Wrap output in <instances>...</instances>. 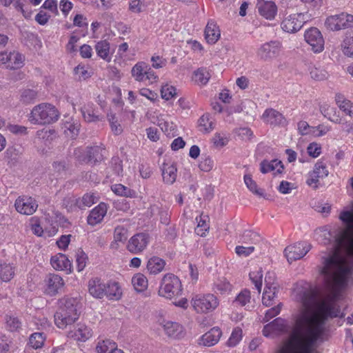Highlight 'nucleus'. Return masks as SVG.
<instances>
[{"label": "nucleus", "mask_w": 353, "mask_h": 353, "mask_svg": "<svg viewBox=\"0 0 353 353\" xmlns=\"http://www.w3.org/2000/svg\"><path fill=\"white\" fill-rule=\"evenodd\" d=\"M270 273L268 272L265 278V287L262 296V303L266 307L272 306L274 303V299L278 292V285L270 281Z\"/></svg>", "instance_id": "nucleus-13"}, {"label": "nucleus", "mask_w": 353, "mask_h": 353, "mask_svg": "<svg viewBox=\"0 0 353 353\" xmlns=\"http://www.w3.org/2000/svg\"><path fill=\"white\" fill-rule=\"evenodd\" d=\"M256 8L259 14L267 19H273L277 12V7L272 1L258 0Z\"/></svg>", "instance_id": "nucleus-18"}, {"label": "nucleus", "mask_w": 353, "mask_h": 353, "mask_svg": "<svg viewBox=\"0 0 353 353\" xmlns=\"http://www.w3.org/2000/svg\"><path fill=\"white\" fill-rule=\"evenodd\" d=\"M244 182L248 188L254 194L259 196L263 194V191L257 188L256 183L252 179L250 175L245 174L244 176Z\"/></svg>", "instance_id": "nucleus-53"}, {"label": "nucleus", "mask_w": 353, "mask_h": 353, "mask_svg": "<svg viewBox=\"0 0 353 353\" xmlns=\"http://www.w3.org/2000/svg\"><path fill=\"white\" fill-rule=\"evenodd\" d=\"M220 30L216 23L212 20L208 22L205 29V37L210 44H214L220 38Z\"/></svg>", "instance_id": "nucleus-24"}, {"label": "nucleus", "mask_w": 353, "mask_h": 353, "mask_svg": "<svg viewBox=\"0 0 353 353\" xmlns=\"http://www.w3.org/2000/svg\"><path fill=\"white\" fill-rule=\"evenodd\" d=\"M6 323L9 330L12 332L17 331L21 325V323L19 319L14 316H9L6 319Z\"/></svg>", "instance_id": "nucleus-60"}, {"label": "nucleus", "mask_w": 353, "mask_h": 353, "mask_svg": "<svg viewBox=\"0 0 353 353\" xmlns=\"http://www.w3.org/2000/svg\"><path fill=\"white\" fill-rule=\"evenodd\" d=\"M320 272L327 287L332 291L344 288L349 277L353 275V262L350 264L336 250L321 256Z\"/></svg>", "instance_id": "nucleus-2"}, {"label": "nucleus", "mask_w": 353, "mask_h": 353, "mask_svg": "<svg viewBox=\"0 0 353 353\" xmlns=\"http://www.w3.org/2000/svg\"><path fill=\"white\" fill-rule=\"evenodd\" d=\"M307 151L310 157L316 158L321 153V146L320 144L316 142H312L307 146Z\"/></svg>", "instance_id": "nucleus-58"}, {"label": "nucleus", "mask_w": 353, "mask_h": 353, "mask_svg": "<svg viewBox=\"0 0 353 353\" xmlns=\"http://www.w3.org/2000/svg\"><path fill=\"white\" fill-rule=\"evenodd\" d=\"M262 119L264 122L271 125L282 124L285 120L281 113L272 108L267 109L263 114Z\"/></svg>", "instance_id": "nucleus-23"}, {"label": "nucleus", "mask_w": 353, "mask_h": 353, "mask_svg": "<svg viewBox=\"0 0 353 353\" xmlns=\"http://www.w3.org/2000/svg\"><path fill=\"white\" fill-rule=\"evenodd\" d=\"M105 295L110 300H119L122 295L119 284L116 282L107 283Z\"/></svg>", "instance_id": "nucleus-32"}, {"label": "nucleus", "mask_w": 353, "mask_h": 353, "mask_svg": "<svg viewBox=\"0 0 353 353\" xmlns=\"http://www.w3.org/2000/svg\"><path fill=\"white\" fill-rule=\"evenodd\" d=\"M309 72L311 78L315 81H323L329 77L328 72L320 65L310 66Z\"/></svg>", "instance_id": "nucleus-33"}, {"label": "nucleus", "mask_w": 353, "mask_h": 353, "mask_svg": "<svg viewBox=\"0 0 353 353\" xmlns=\"http://www.w3.org/2000/svg\"><path fill=\"white\" fill-rule=\"evenodd\" d=\"M14 207L20 214L31 215L37 210L38 204L34 198L22 196L16 199Z\"/></svg>", "instance_id": "nucleus-11"}, {"label": "nucleus", "mask_w": 353, "mask_h": 353, "mask_svg": "<svg viewBox=\"0 0 353 353\" xmlns=\"http://www.w3.org/2000/svg\"><path fill=\"white\" fill-rule=\"evenodd\" d=\"M281 47V43L277 41L265 43L259 48L257 55L262 60H271L279 56Z\"/></svg>", "instance_id": "nucleus-12"}, {"label": "nucleus", "mask_w": 353, "mask_h": 353, "mask_svg": "<svg viewBox=\"0 0 353 353\" xmlns=\"http://www.w3.org/2000/svg\"><path fill=\"white\" fill-rule=\"evenodd\" d=\"M196 219L198 223L197 227L195 229L196 233L201 236H203L210 228V225L208 223L209 221V216L201 214L199 217Z\"/></svg>", "instance_id": "nucleus-40"}, {"label": "nucleus", "mask_w": 353, "mask_h": 353, "mask_svg": "<svg viewBox=\"0 0 353 353\" xmlns=\"http://www.w3.org/2000/svg\"><path fill=\"white\" fill-rule=\"evenodd\" d=\"M250 290L245 289L237 295L234 303L241 306H245L248 303H250Z\"/></svg>", "instance_id": "nucleus-54"}, {"label": "nucleus", "mask_w": 353, "mask_h": 353, "mask_svg": "<svg viewBox=\"0 0 353 353\" xmlns=\"http://www.w3.org/2000/svg\"><path fill=\"white\" fill-rule=\"evenodd\" d=\"M117 347L116 343L110 340H104L98 343L96 350L97 353H109L116 349Z\"/></svg>", "instance_id": "nucleus-48"}, {"label": "nucleus", "mask_w": 353, "mask_h": 353, "mask_svg": "<svg viewBox=\"0 0 353 353\" xmlns=\"http://www.w3.org/2000/svg\"><path fill=\"white\" fill-rule=\"evenodd\" d=\"M327 175L328 170L325 164L321 161H318L314 165V170L309 173L306 183L316 189L318 187L319 179Z\"/></svg>", "instance_id": "nucleus-15"}, {"label": "nucleus", "mask_w": 353, "mask_h": 353, "mask_svg": "<svg viewBox=\"0 0 353 353\" xmlns=\"http://www.w3.org/2000/svg\"><path fill=\"white\" fill-rule=\"evenodd\" d=\"M320 111L323 116L327 117L330 121L336 123H340L341 119L339 112L335 107L325 103L321 105Z\"/></svg>", "instance_id": "nucleus-29"}, {"label": "nucleus", "mask_w": 353, "mask_h": 353, "mask_svg": "<svg viewBox=\"0 0 353 353\" xmlns=\"http://www.w3.org/2000/svg\"><path fill=\"white\" fill-rule=\"evenodd\" d=\"M238 137L243 140H249L253 135L252 130L248 128H239L235 130Z\"/></svg>", "instance_id": "nucleus-61"}, {"label": "nucleus", "mask_w": 353, "mask_h": 353, "mask_svg": "<svg viewBox=\"0 0 353 353\" xmlns=\"http://www.w3.org/2000/svg\"><path fill=\"white\" fill-rule=\"evenodd\" d=\"M82 115L87 122H94L101 120L100 115L97 114L92 104L85 105L81 108Z\"/></svg>", "instance_id": "nucleus-35"}, {"label": "nucleus", "mask_w": 353, "mask_h": 353, "mask_svg": "<svg viewBox=\"0 0 353 353\" xmlns=\"http://www.w3.org/2000/svg\"><path fill=\"white\" fill-rule=\"evenodd\" d=\"M281 303H279L277 305L269 309L265 314L263 321H268L272 318L278 315L281 312Z\"/></svg>", "instance_id": "nucleus-64"}, {"label": "nucleus", "mask_w": 353, "mask_h": 353, "mask_svg": "<svg viewBox=\"0 0 353 353\" xmlns=\"http://www.w3.org/2000/svg\"><path fill=\"white\" fill-rule=\"evenodd\" d=\"M260 165V170L263 174H266L275 170H276V173L281 174L283 172L284 169L282 162L277 159H274L271 161L264 160L261 163Z\"/></svg>", "instance_id": "nucleus-27"}, {"label": "nucleus", "mask_w": 353, "mask_h": 353, "mask_svg": "<svg viewBox=\"0 0 353 353\" xmlns=\"http://www.w3.org/2000/svg\"><path fill=\"white\" fill-rule=\"evenodd\" d=\"M79 301L72 297H64L60 300V307L59 310L65 312L68 315L77 321L79 319L78 312Z\"/></svg>", "instance_id": "nucleus-17"}, {"label": "nucleus", "mask_w": 353, "mask_h": 353, "mask_svg": "<svg viewBox=\"0 0 353 353\" xmlns=\"http://www.w3.org/2000/svg\"><path fill=\"white\" fill-rule=\"evenodd\" d=\"M210 77L211 74L205 68H200L194 72V81L199 85H206Z\"/></svg>", "instance_id": "nucleus-39"}, {"label": "nucleus", "mask_w": 353, "mask_h": 353, "mask_svg": "<svg viewBox=\"0 0 353 353\" xmlns=\"http://www.w3.org/2000/svg\"><path fill=\"white\" fill-rule=\"evenodd\" d=\"M311 245L307 243L300 242L288 246L284 250V254L288 262L299 260L303 257L310 250Z\"/></svg>", "instance_id": "nucleus-10"}, {"label": "nucleus", "mask_w": 353, "mask_h": 353, "mask_svg": "<svg viewBox=\"0 0 353 353\" xmlns=\"http://www.w3.org/2000/svg\"><path fill=\"white\" fill-rule=\"evenodd\" d=\"M199 125L202 128L201 130L205 132H210L214 128V122L208 114H205L201 117L199 120Z\"/></svg>", "instance_id": "nucleus-49"}, {"label": "nucleus", "mask_w": 353, "mask_h": 353, "mask_svg": "<svg viewBox=\"0 0 353 353\" xmlns=\"http://www.w3.org/2000/svg\"><path fill=\"white\" fill-rule=\"evenodd\" d=\"M116 241H123L127 239V230L122 226L117 227L114 232Z\"/></svg>", "instance_id": "nucleus-62"}, {"label": "nucleus", "mask_w": 353, "mask_h": 353, "mask_svg": "<svg viewBox=\"0 0 353 353\" xmlns=\"http://www.w3.org/2000/svg\"><path fill=\"white\" fill-rule=\"evenodd\" d=\"M91 330L85 325H78L74 330L68 332V336L76 341H85L91 336Z\"/></svg>", "instance_id": "nucleus-25"}, {"label": "nucleus", "mask_w": 353, "mask_h": 353, "mask_svg": "<svg viewBox=\"0 0 353 353\" xmlns=\"http://www.w3.org/2000/svg\"><path fill=\"white\" fill-rule=\"evenodd\" d=\"M148 65L144 62H139L132 69V75L137 81L145 80V74Z\"/></svg>", "instance_id": "nucleus-41"}, {"label": "nucleus", "mask_w": 353, "mask_h": 353, "mask_svg": "<svg viewBox=\"0 0 353 353\" xmlns=\"http://www.w3.org/2000/svg\"><path fill=\"white\" fill-rule=\"evenodd\" d=\"M54 323L60 329H66L68 326H71L76 321L68 315L65 312L59 310L54 314Z\"/></svg>", "instance_id": "nucleus-26"}, {"label": "nucleus", "mask_w": 353, "mask_h": 353, "mask_svg": "<svg viewBox=\"0 0 353 353\" xmlns=\"http://www.w3.org/2000/svg\"><path fill=\"white\" fill-rule=\"evenodd\" d=\"M24 57L17 52L8 53V63L7 67L10 69H18L23 66Z\"/></svg>", "instance_id": "nucleus-37"}, {"label": "nucleus", "mask_w": 353, "mask_h": 353, "mask_svg": "<svg viewBox=\"0 0 353 353\" xmlns=\"http://www.w3.org/2000/svg\"><path fill=\"white\" fill-rule=\"evenodd\" d=\"M95 50L99 57L103 60L110 61V43L106 40H103L97 42L95 45Z\"/></svg>", "instance_id": "nucleus-34"}, {"label": "nucleus", "mask_w": 353, "mask_h": 353, "mask_svg": "<svg viewBox=\"0 0 353 353\" xmlns=\"http://www.w3.org/2000/svg\"><path fill=\"white\" fill-rule=\"evenodd\" d=\"M182 291V285L179 279L172 274H167L162 279L159 294L172 299L181 296Z\"/></svg>", "instance_id": "nucleus-4"}, {"label": "nucleus", "mask_w": 353, "mask_h": 353, "mask_svg": "<svg viewBox=\"0 0 353 353\" xmlns=\"http://www.w3.org/2000/svg\"><path fill=\"white\" fill-rule=\"evenodd\" d=\"M191 303L197 313L207 314L216 309L219 301L215 295L209 293L195 295L192 299Z\"/></svg>", "instance_id": "nucleus-5"}, {"label": "nucleus", "mask_w": 353, "mask_h": 353, "mask_svg": "<svg viewBox=\"0 0 353 353\" xmlns=\"http://www.w3.org/2000/svg\"><path fill=\"white\" fill-rule=\"evenodd\" d=\"M132 283L137 292H143L148 287V279L142 274H137L132 278Z\"/></svg>", "instance_id": "nucleus-42"}, {"label": "nucleus", "mask_w": 353, "mask_h": 353, "mask_svg": "<svg viewBox=\"0 0 353 353\" xmlns=\"http://www.w3.org/2000/svg\"><path fill=\"white\" fill-rule=\"evenodd\" d=\"M304 37L314 53H320L324 50L325 41L318 28H311L308 29L305 31Z\"/></svg>", "instance_id": "nucleus-8"}, {"label": "nucleus", "mask_w": 353, "mask_h": 353, "mask_svg": "<svg viewBox=\"0 0 353 353\" xmlns=\"http://www.w3.org/2000/svg\"><path fill=\"white\" fill-rule=\"evenodd\" d=\"M102 149L97 145L87 147V152L88 153V161L90 164H95L103 159L101 154Z\"/></svg>", "instance_id": "nucleus-38"}, {"label": "nucleus", "mask_w": 353, "mask_h": 353, "mask_svg": "<svg viewBox=\"0 0 353 353\" xmlns=\"http://www.w3.org/2000/svg\"><path fill=\"white\" fill-rule=\"evenodd\" d=\"M163 181L167 184H172L176 178V168L174 165L164 163L162 168Z\"/></svg>", "instance_id": "nucleus-30"}, {"label": "nucleus", "mask_w": 353, "mask_h": 353, "mask_svg": "<svg viewBox=\"0 0 353 353\" xmlns=\"http://www.w3.org/2000/svg\"><path fill=\"white\" fill-rule=\"evenodd\" d=\"M165 261L157 256H153L149 259L147 264V269L151 274L161 272L165 267Z\"/></svg>", "instance_id": "nucleus-31"}, {"label": "nucleus", "mask_w": 353, "mask_h": 353, "mask_svg": "<svg viewBox=\"0 0 353 353\" xmlns=\"http://www.w3.org/2000/svg\"><path fill=\"white\" fill-rule=\"evenodd\" d=\"M107 205L104 203H99L94 208L88 216V223L91 225H94L100 223L107 213Z\"/></svg>", "instance_id": "nucleus-20"}, {"label": "nucleus", "mask_w": 353, "mask_h": 353, "mask_svg": "<svg viewBox=\"0 0 353 353\" xmlns=\"http://www.w3.org/2000/svg\"><path fill=\"white\" fill-rule=\"evenodd\" d=\"M163 329L165 334L174 339H179L183 336V327L177 323L168 321L163 325Z\"/></svg>", "instance_id": "nucleus-28"}, {"label": "nucleus", "mask_w": 353, "mask_h": 353, "mask_svg": "<svg viewBox=\"0 0 353 353\" xmlns=\"http://www.w3.org/2000/svg\"><path fill=\"white\" fill-rule=\"evenodd\" d=\"M14 268L10 264L0 265V279L3 281H10L14 276Z\"/></svg>", "instance_id": "nucleus-50"}, {"label": "nucleus", "mask_w": 353, "mask_h": 353, "mask_svg": "<svg viewBox=\"0 0 353 353\" xmlns=\"http://www.w3.org/2000/svg\"><path fill=\"white\" fill-rule=\"evenodd\" d=\"M39 139H43L46 141H51L56 137V132L54 130L43 129L37 132Z\"/></svg>", "instance_id": "nucleus-56"}, {"label": "nucleus", "mask_w": 353, "mask_h": 353, "mask_svg": "<svg viewBox=\"0 0 353 353\" xmlns=\"http://www.w3.org/2000/svg\"><path fill=\"white\" fill-rule=\"evenodd\" d=\"M161 97L165 100H169L176 94V88L173 86L165 85L161 89Z\"/></svg>", "instance_id": "nucleus-59"}, {"label": "nucleus", "mask_w": 353, "mask_h": 353, "mask_svg": "<svg viewBox=\"0 0 353 353\" xmlns=\"http://www.w3.org/2000/svg\"><path fill=\"white\" fill-rule=\"evenodd\" d=\"M339 220L346 226V230L342 232L340 241L344 242L348 239L353 232V201L344 208L339 216Z\"/></svg>", "instance_id": "nucleus-7"}, {"label": "nucleus", "mask_w": 353, "mask_h": 353, "mask_svg": "<svg viewBox=\"0 0 353 353\" xmlns=\"http://www.w3.org/2000/svg\"><path fill=\"white\" fill-rule=\"evenodd\" d=\"M75 158L79 161L80 163H89L88 161V153L87 152V148H77L74 150V152Z\"/></svg>", "instance_id": "nucleus-57"}, {"label": "nucleus", "mask_w": 353, "mask_h": 353, "mask_svg": "<svg viewBox=\"0 0 353 353\" xmlns=\"http://www.w3.org/2000/svg\"><path fill=\"white\" fill-rule=\"evenodd\" d=\"M298 299L301 305L292 327L279 317L265 325L263 334L270 336L290 332L282 353H319L316 343L325 332L326 321L339 316L340 310L331 298L318 301L317 293L312 289L301 292Z\"/></svg>", "instance_id": "nucleus-1"}, {"label": "nucleus", "mask_w": 353, "mask_h": 353, "mask_svg": "<svg viewBox=\"0 0 353 353\" xmlns=\"http://www.w3.org/2000/svg\"><path fill=\"white\" fill-rule=\"evenodd\" d=\"M249 276L254 284L258 292L260 293L262 288L263 271L261 268H257L250 272Z\"/></svg>", "instance_id": "nucleus-45"}, {"label": "nucleus", "mask_w": 353, "mask_h": 353, "mask_svg": "<svg viewBox=\"0 0 353 353\" xmlns=\"http://www.w3.org/2000/svg\"><path fill=\"white\" fill-rule=\"evenodd\" d=\"M59 117V112L54 105L43 103L33 108L28 119L32 124L46 125L57 121Z\"/></svg>", "instance_id": "nucleus-3"}, {"label": "nucleus", "mask_w": 353, "mask_h": 353, "mask_svg": "<svg viewBox=\"0 0 353 353\" xmlns=\"http://www.w3.org/2000/svg\"><path fill=\"white\" fill-rule=\"evenodd\" d=\"M106 284L103 283L100 279L94 278L88 282L89 293L95 298L101 299L105 294Z\"/></svg>", "instance_id": "nucleus-21"}, {"label": "nucleus", "mask_w": 353, "mask_h": 353, "mask_svg": "<svg viewBox=\"0 0 353 353\" xmlns=\"http://www.w3.org/2000/svg\"><path fill=\"white\" fill-rule=\"evenodd\" d=\"M221 335V330L214 327L201 336L199 344L207 347L213 346L219 342Z\"/></svg>", "instance_id": "nucleus-19"}, {"label": "nucleus", "mask_w": 353, "mask_h": 353, "mask_svg": "<svg viewBox=\"0 0 353 353\" xmlns=\"http://www.w3.org/2000/svg\"><path fill=\"white\" fill-rule=\"evenodd\" d=\"M149 242V236L145 233H138L130 238L127 245L128 250L137 254L143 251Z\"/></svg>", "instance_id": "nucleus-14"}, {"label": "nucleus", "mask_w": 353, "mask_h": 353, "mask_svg": "<svg viewBox=\"0 0 353 353\" xmlns=\"http://www.w3.org/2000/svg\"><path fill=\"white\" fill-rule=\"evenodd\" d=\"M215 288L221 294L228 293L232 290V285L226 281H220L216 285Z\"/></svg>", "instance_id": "nucleus-63"}, {"label": "nucleus", "mask_w": 353, "mask_h": 353, "mask_svg": "<svg viewBox=\"0 0 353 353\" xmlns=\"http://www.w3.org/2000/svg\"><path fill=\"white\" fill-rule=\"evenodd\" d=\"M97 201V197L94 193H86L81 198L76 200L75 204L79 209H85L89 208L95 203Z\"/></svg>", "instance_id": "nucleus-36"}, {"label": "nucleus", "mask_w": 353, "mask_h": 353, "mask_svg": "<svg viewBox=\"0 0 353 353\" xmlns=\"http://www.w3.org/2000/svg\"><path fill=\"white\" fill-rule=\"evenodd\" d=\"M305 23L304 14L297 13L290 14L283 19L281 26L283 30L288 33H294L299 31Z\"/></svg>", "instance_id": "nucleus-9"}, {"label": "nucleus", "mask_w": 353, "mask_h": 353, "mask_svg": "<svg viewBox=\"0 0 353 353\" xmlns=\"http://www.w3.org/2000/svg\"><path fill=\"white\" fill-rule=\"evenodd\" d=\"M342 50L345 55L353 57V34H346L342 43Z\"/></svg>", "instance_id": "nucleus-51"}, {"label": "nucleus", "mask_w": 353, "mask_h": 353, "mask_svg": "<svg viewBox=\"0 0 353 353\" xmlns=\"http://www.w3.org/2000/svg\"><path fill=\"white\" fill-rule=\"evenodd\" d=\"M37 92L33 89H24L21 91L20 101L24 104H29L37 99Z\"/></svg>", "instance_id": "nucleus-47"}, {"label": "nucleus", "mask_w": 353, "mask_h": 353, "mask_svg": "<svg viewBox=\"0 0 353 353\" xmlns=\"http://www.w3.org/2000/svg\"><path fill=\"white\" fill-rule=\"evenodd\" d=\"M52 267L57 270H68L71 272L72 267L71 261L68 259L66 255L59 254L52 256L50 259Z\"/></svg>", "instance_id": "nucleus-22"}, {"label": "nucleus", "mask_w": 353, "mask_h": 353, "mask_svg": "<svg viewBox=\"0 0 353 353\" xmlns=\"http://www.w3.org/2000/svg\"><path fill=\"white\" fill-rule=\"evenodd\" d=\"M148 3L145 0H130L129 10L134 14H139L146 10Z\"/></svg>", "instance_id": "nucleus-44"}, {"label": "nucleus", "mask_w": 353, "mask_h": 353, "mask_svg": "<svg viewBox=\"0 0 353 353\" xmlns=\"http://www.w3.org/2000/svg\"><path fill=\"white\" fill-rule=\"evenodd\" d=\"M111 190L116 194L121 196L133 198L136 196V192L131 190L122 184H114L111 186Z\"/></svg>", "instance_id": "nucleus-43"}, {"label": "nucleus", "mask_w": 353, "mask_h": 353, "mask_svg": "<svg viewBox=\"0 0 353 353\" xmlns=\"http://www.w3.org/2000/svg\"><path fill=\"white\" fill-rule=\"evenodd\" d=\"M325 25L327 29L332 31L352 27L353 26V15L341 13L330 16L327 18Z\"/></svg>", "instance_id": "nucleus-6"}, {"label": "nucleus", "mask_w": 353, "mask_h": 353, "mask_svg": "<svg viewBox=\"0 0 353 353\" xmlns=\"http://www.w3.org/2000/svg\"><path fill=\"white\" fill-rule=\"evenodd\" d=\"M242 338V330L240 327H236L232 331L227 344L228 346H235Z\"/></svg>", "instance_id": "nucleus-55"}, {"label": "nucleus", "mask_w": 353, "mask_h": 353, "mask_svg": "<svg viewBox=\"0 0 353 353\" xmlns=\"http://www.w3.org/2000/svg\"><path fill=\"white\" fill-rule=\"evenodd\" d=\"M46 338L43 332H35L30 335L29 343L33 348L38 349L43 345Z\"/></svg>", "instance_id": "nucleus-46"}, {"label": "nucleus", "mask_w": 353, "mask_h": 353, "mask_svg": "<svg viewBox=\"0 0 353 353\" xmlns=\"http://www.w3.org/2000/svg\"><path fill=\"white\" fill-rule=\"evenodd\" d=\"M45 282L46 283V292L50 296L59 293L64 286L63 279L59 275L55 274L47 275Z\"/></svg>", "instance_id": "nucleus-16"}, {"label": "nucleus", "mask_w": 353, "mask_h": 353, "mask_svg": "<svg viewBox=\"0 0 353 353\" xmlns=\"http://www.w3.org/2000/svg\"><path fill=\"white\" fill-rule=\"evenodd\" d=\"M75 257L77 270L81 272L86 265L88 256L81 248H79L76 252Z\"/></svg>", "instance_id": "nucleus-52"}]
</instances>
